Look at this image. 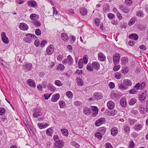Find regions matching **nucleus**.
<instances>
[{
	"mask_svg": "<svg viewBox=\"0 0 148 148\" xmlns=\"http://www.w3.org/2000/svg\"><path fill=\"white\" fill-rule=\"evenodd\" d=\"M120 54L119 53H115L113 57V62L115 64H118L120 61Z\"/></svg>",
	"mask_w": 148,
	"mask_h": 148,
	"instance_id": "f257e3e1",
	"label": "nucleus"
},
{
	"mask_svg": "<svg viewBox=\"0 0 148 148\" xmlns=\"http://www.w3.org/2000/svg\"><path fill=\"white\" fill-rule=\"evenodd\" d=\"M32 34H27L26 35V37L23 39V40L26 43H30L32 41Z\"/></svg>",
	"mask_w": 148,
	"mask_h": 148,
	"instance_id": "f03ea898",
	"label": "nucleus"
},
{
	"mask_svg": "<svg viewBox=\"0 0 148 148\" xmlns=\"http://www.w3.org/2000/svg\"><path fill=\"white\" fill-rule=\"evenodd\" d=\"M54 47L53 45H50L47 47L46 49L47 54L50 55L54 52Z\"/></svg>",
	"mask_w": 148,
	"mask_h": 148,
	"instance_id": "7ed1b4c3",
	"label": "nucleus"
},
{
	"mask_svg": "<svg viewBox=\"0 0 148 148\" xmlns=\"http://www.w3.org/2000/svg\"><path fill=\"white\" fill-rule=\"evenodd\" d=\"M23 66L24 67L23 70H24L25 72H28L31 71L32 68V65L31 63H26L25 65H24Z\"/></svg>",
	"mask_w": 148,
	"mask_h": 148,
	"instance_id": "20e7f679",
	"label": "nucleus"
},
{
	"mask_svg": "<svg viewBox=\"0 0 148 148\" xmlns=\"http://www.w3.org/2000/svg\"><path fill=\"white\" fill-rule=\"evenodd\" d=\"M119 8L124 13H127L129 12L130 9L123 4L120 5Z\"/></svg>",
	"mask_w": 148,
	"mask_h": 148,
	"instance_id": "39448f33",
	"label": "nucleus"
},
{
	"mask_svg": "<svg viewBox=\"0 0 148 148\" xmlns=\"http://www.w3.org/2000/svg\"><path fill=\"white\" fill-rule=\"evenodd\" d=\"M147 96L146 92L142 93L139 95L138 98L140 101L141 103H144L145 101V99Z\"/></svg>",
	"mask_w": 148,
	"mask_h": 148,
	"instance_id": "423d86ee",
	"label": "nucleus"
},
{
	"mask_svg": "<svg viewBox=\"0 0 148 148\" xmlns=\"http://www.w3.org/2000/svg\"><path fill=\"white\" fill-rule=\"evenodd\" d=\"M105 122V119L104 118H101L97 120L95 123V125L97 126H99Z\"/></svg>",
	"mask_w": 148,
	"mask_h": 148,
	"instance_id": "0eeeda50",
	"label": "nucleus"
},
{
	"mask_svg": "<svg viewBox=\"0 0 148 148\" xmlns=\"http://www.w3.org/2000/svg\"><path fill=\"white\" fill-rule=\"evenodd\" d=\"M35 111L33 114V116L35 118H37L41 116V110L39 108H36L35 109Z\"/></svg>",
	"mask_w": 148,
	"mask_h": 148,
	"instance_id": "6e6552de",
	"label": "nucleus"
},
{
	"mask_svg": "<svg viewBox=\"0 0 148 148\" xmlns=\"http://www.w3.org/2000/svg\"><path fill=\"white\" fill-rule=\"evenodd\" d=\"M1 39L4 43L7 44L9 43V40L8 37L6 36L5 33L4 32H3L2 33Z\"/></svg>",
	"mask_w": 148,
	"mask_h": 148,
	"instance_id": "1a4fd4ad",
	"label": "nucleus"
},
{
	"mask_svg": "<svg viewBox=\"0 0 148 148\" xmlns=\"http://www.w3.org/2000/svg\"><path fill=\"white\" fill-rule=\"evenodd\" d=\"M19 28L23 30H27L28 29V27L25 23H22L20 24L19 26Z\"/></svg>",
	"mask_w": 148,
	"mask_h": 148,
	"instance_id": "9d476101",
	"label": "nucleus"
},
{
	"mask_svg": "<svg viewBox=\"0 0 148 148\" xmlns=\"http://www.w3.org/2000/svg\"><path fill=\"white\" fill-rule=\"evenodd\" d=\"M27 3L28 6L30 7L35 8L37 5L36 1L34 0H31L27 1Z\"/></svg>",
	"mask_w": 148,
	"mask_h": 148,
	"instance_id": "9b49d317",
	"label": "nucleus"
},
{
	"mask_svg": "<svg viewBox=\"0 0 148 148\" xmlns=\"http://www.w3.org/2000/svg\"><path fill=\"white\" fill-rule=\"evenodd\" d=\"M64 142L62 140H57L55 141V145L57 148H60L64 146Z\"/></svg>",
	"mask_w": 148,
	"mask_h": 148,
	"instance_id": "f8f14e48",
	"label": "nucleus"
},
{
	"mask_svg": "<svg viewBox=\"0 0 148 148\" xmlns=\"http://www.w3.org/2000/svg\"><path fill=\"white\" fill-rule=\"evenodd\" d=\"M93 97L96 99L98 100L102 98L103 95L101 93L97 92L94 93Z\"/></svg>",
	"mask_w": 148,
	"mask_h": 148,
	"instance_id": "ddd939ff",
	"label": "nucleus"
},
{
	"mask_svg": "<svg viewBox=\"0 0 148 148\" xmlns=\"http://www.w3.org/2000/svg\"><path fill=\"white\" fill-rule=\"evenodd\" d=\"M60 97V94L58 93H56L52 96L51 101L53 102H56L59 99Z\"/></svg>",
	"mask_w": 148,
	"mask_h": 148,
	"instance_id": "4468645a",
	"label": "nucleus"
},
{
	"mask_svg": "<svg viewBox=\"0 0 148 148\" xmlns=\"http://www.w3.org/2000/svg\"><path fill=\"white\" fill-rule=\"evenodd\" d=\"M107 106L110 110H112L115 106L114 103L112 101H109L107 104Z\"/></svg>",
	"mask_w": 148,
	"mask_h": 148,
	"instance_id": "2eb2a0df",
	"label": "nucleus"
},
{
	"mask_svg": "<svg viewBox=\"0 0 148 148\" xmlns=\"http://www.w3.org/2000/svg\"><path fill=\"white\" fill-rule=\"evenodd\" d=\"M27 83L29 86L32 87L34 88L36 87V85L35 82L32 79H28L27 80Z\"/></svg>",
	"mask_w": 148,
	"mask_h": 148,
	"instance_id": "dca6fc26",
	"label": "nucleus"
},
{
	"mask_svg": "<svg viewBox=\"0 0 148 148\" xmlns=\"http://www.w3.org/2000/svg\"><path fill=\"white\" fill-rule=\"evenodd\" d=\"M98 57L99 60L101 61H104L106 59L105 56L101 52H100L99 53Z\"/></svg>",
	"mask_w": 148,
	"mask_h": 148,
	"instance_id": "f3484780",
	"label": "nucleus"
},
{
	"mask_svg": "<svg viewBox=\"0 0 148 148\" xmlns=\"http://www.w3.org/2000/svg\"><path fill=\"white\" fill-rule=\"evenodd\" d=\"M92 65L93 68L97 70L100 69V65L97 62H94L92 63Z\"/></svg>",
	"mask_w": 148,
	"mask_h": 148,
	"instance_id": "a211bd4d",
	"label": "nucleus"
},
{
	"mask_svg": "<svg viewBox=\"0 0 148 148\" xmlns=\"http://www.w3.org/2000/svg\"><path fill=\"white\" fill-rule=\"evenodd\" d=\"M123 130L125 133L127 134H129L130 133V128L128 125H125L123 126Z\"/></svg>",
	"mask_w": 148,
	"mask_h": 148,
	"instance_id": "6ab92c4d",
	"label": "nucleus"
},
{
	"mask_svg": "<svg viewBox=\"0 0 148 148\" xmlns=\"http://www.w3.org/2000/svg\"><path fill=\"white\" fill-rule=\"evenodd\" d=\"M129 38L135 40H137L138 38V35L136 34H132L129 36Z\"/></svg>",
	"mask_w": 148,
	"mask_h": 148,
	"instance_id": "aec40b11",
	"label": "nucleus"
},
{
	"mask_svg": "<svg viewBox=\"0 0 148 148\" xmlns=\"http://www.w3.org/2000/svg\"><path fill=\"white\" fill-rule=\"evenodd\" d=\"M30 18L33 20H36L39 18V16L35 14H32L30 16Z\"/></svg>",
	"mask_w": 148,
	"mask_h": 148,
	"instance_id": "412c9836",
	"label": "nucleus"
},
{
	"mask_svg": "<svg viewBox=\"0 0 148 148\" xmlns=\"http://www.w3.org/2000/svg\"><path fill=\"white\" fill-rule=\"evenodd\" d=\"M37 125L40 129H42L46 128L49 125L47 123H46L45 124L42 123H38Z\"/></svg>",
	"mask_w": 148,
	"mask_h": 148,
	"instance_id": "4be33fe9",
	"label": "nucleus"
},
{
	"mask_svg": "<svg viewBox=\"0 0 148 148\" xmlns=\"http://www.w3.org/2000/svg\"><path fill=\"white\" fill-rule=\"evenodd\" d=\"M80 12L82 15L85 16L87 14V10L85 8H81L80 10Z\"/></svg>",
	"mask_w": 148,
	"mask_h": 148,
	"instance_id": "5701e85b",
	"label": "nucleus"
},
{
	"mask_svg": "<svg viewBox=\"0 0 148 148\" xmlns=\"http://www.w3.org/2000/svg\"><path fill=\"white\" fill-rule=\"evenodd\" d=\"M128 61V58L126 57H123L121 58V62L122 65H125Z\"/></svg>",
	"mask_w": 148,
	"mask_h": 148,
	"instance_id": "b1692460",
	"label": "nucleus"
},
{
	"mask_svg": "<svg viewBox=\"0 0 148 148\" xmlns=\"http://www.w3.org/2000/svg\"><path fill=\"white\" fill-rule=\"evenodd\" d=\"M138 109L140 113L141 114H145V110L144 106L142 105H140L138 106Z\"/></svg>",
	"mask_w": 148,
	"mask_h": 148,
	"instance_id": "393cba45",
	"label": "nucleus"
},
{
	"mask_svg": "<svg viewBox=\"0 0 148 148\" xmlns=\"http://www.w3.org/2000/svg\"><path fill=\"white\" fill-rule=\"evenodd\" d=\"M76 81L78 86H82L83 85V82L82 80L79 77H77Z\"/></svg>",
	"mask_w": 148,
	"mask_h": 148,
	"instance_id": "a878e982",
	"label": "nucleus"
},
{
	"mask_svg": "<svg viewBox=\"0 0 148 148\" xmlns=\"http://www.w3.org/2000/svg\"><path fill=\"white\" fill-rule=\"evenodd\" d=\"M143 127V125L141 124H137L135 125L134 129L137 131H139L141 130Z\"/></svg>",
	"mask_w": 148,
	"mask_h": 148,
	"instance_id": "bb28decb",
	"label": "nucleus"
},
{
	"mask_svg": "<svg viewBox=\"0 0 148 148\" xmlns=\"http://www.w3.org/2000/svg\"><path fill=\"white\" fill-rule=\"evenodd\" d=\"M120 104L123 107H125L126 105V101L125 99L124 98H122L120 101Z\"/></svg>",
	"mask_w": 148,
	"mask_h": 148,
	"instance_id": "cd10ccee",
	"label": "nucleus"
},
{
	"mask_svg": "<svg viewBox=\"0 0 148 148\" xmlns=\"http://www.w3.org/2000/svg\"><path fill=\"white\" fill-rule=\"evenodd\" d=\"M117 133V128L116 127H114L111 130V134L112 136H116Z\"/></svg>",
	"mask_w": 148,
	"mask_h": 148,
	"instance_id": "c85d7f7f",
	"label": "nucleus"
},
{
	"mask_svg": "<svg viewBox=\"0 0 148 148\" xmlns=\"http://www.w3.org/2000/svg\"><path fill=\"white\" fill-rule=\"evenodd\" d=\"M53 133V130L50 128L48 129L46 132V134L49 136H51Z\"/></svg>",
	"mask_w": 148,
	"mask_h": 148,
	"instance_id": "c756f323",
	"label": "nucleus"
},
{
	"mask_svg": "<svg viewBox=\"0 0 148 148\" xmlns=\"http://www.w3.org/2000/svg\"><path fill=\"white\" fill-rule=\"evenodd\" d=\"M61 37L64 41H67L68 40V37L66 34L65 33H63L61 34Z\"/></svg>",
	"mask_w": 148,
	"mask_h": 148,
	"instance_id": "7c9ffc66",
	"label": "nucleus"
},
{
	"mask_svg": "<svg viewBox=\"0 0 148 148\" xmlns=\"http://www.w3.org/2000/svg\"><path fill=\"white\" fill-rule=\"evenodd\" d=\"M118 87L120 89L123 90H126L127 89L128 87L127 86H126L124 84H119L118 85Z\"/></svg>",
	"mask_w": 148,
	"mask_h": 148,
	"instance_id": "2f4dec72",
	"label": "nucleus"
},
{
	"mask_svg": "<svg viewBox=\"0 0 148 148\" xmlns=\"http://www.w3.org/2000/svg\"><path fill=\"white\" fill-rule=\"evenodd\" d=\"M124 84L127 86H131L132 84V82L130 80L126 79L123 80Z\"/></svg>",
	"mask_w": 148,
	"mask_h": 148,
	"instance_id": "473e14b6",
	"label": "nucleus"
},
{
	"mask_svg": "<svg viewBox=\"0 0 148 148\" xmlns=\"http://www.w3.org/2000/svg\"><path fill=\"white\" fill-rule=\"evenodd\" d=\"M47 88L48 89L52 91H54L56 90V88L51 84H49Z\"/></svg>",
	"mask_w": 148,
	"mask_h": 148,
	"instance_id": "72a5a7b5",
	"label": "nucleus"
},
{
	"mask_svg": "<svg viewBox=\"0 0 148 148\" xmlns=\"http://www.w3.org/2000/svg\"><path fill=\"white\" fill-rule=\"evenodd\" d=\"M67 60L68 61V63H69L70 65H71L73 64V60L70 55L68 56Z\"/></svg>",
	"mask_w": 148,
	"mask_h": 148,
	"instance_id": "f704fd0d",
	"label": "nucleus"
},
{
	"mask_svg": "<svg viewBox=\"0 0 148 148\" xmlns=\"http://www.w3.org/2000/svg\"><path fill=\"white\" fill-rule=\"evenodd\" d=\"M84 113L86 115H88L90 113V109L87 107H85L83 110Z\"/></svg>",
	"mask_w": 148,
	"mask_h": 148,
	"instance_id": "c9c22d12",
	"label": "nucleus"
},
{
	"mask_svg": "<svg viewBox=\"0 0 148 148\" xmlns=\"http://www.w3.org/2000/svg\"><path fill=\"white\" fill-rule=\"evenodd\" d=\"M64 69V65L61 64H58L57 66V69L59 71L63 70Z\"/></svg>",
	"mask_w": 148,
	"mask_h": 148,
	"instance_id": "e433bc0d",
	"label": "nucleus"
},
{
	"mask_svg": "<svg viewBox=\"0 0 148 148\" xmlns=\"http://www.w3.org/2000/svg\"><path fill=\"white\" fill-rule=\"evenodd\" d=\"M92 109L94 112L93 114H95V115L97 114L98 113V108L95 106H92L91 107Z\"/></svg>",
	"mask_w": 148,
	"mask_h": 148,
	"instance_id": "4c0bfd02",
	"label": "nucleus"
},
{
	"mask_svg": "<svg viewBox=\"0 0 148 148\" xmlns=\"http://www.w3.org/2000/svg\"><path fill=\"white\" fill-rule=\"evenodd\" d=\"M61 131L62 134L66 136H68V131L66 129H62Z\"/></svg>",
	"mask_w": 148,
	"mask_h": 148,
	"instance_id": "58836bf2",
	"label": "nucleus"
},
{
	"mask_svg": "<svg viewBox=\"0 0 148 148\" xmlns=\"http://www.w3.org/2000/svg\"><path fill=\"white\" fill-rule=\"evenodd\" d=\"M99 130L101 134H104L106 131V128L104 127H101L99 128Z\"/></svg>",
	"mask_w": 148,
	"mask_h": 148,
	"instance_id": "ea45409f",
	"label": "nucleus"
},
{
	"mask_svg": "<svg viewBox=\"0 0 148 148\" xmlns=\"http://www.w3.org/2000/svg\"><path fill=\"white\" fill-rule=\"evenodd\" d=\"M59 105L60 108H64L65 106V103L63 101H61L59 102Z\"/></svg>",
	"mask_w": 148,
	"mask_h": 148,
	"instance_id": "a19ab883",
	"label": "nucleus"
},
{
	"mask_svg": "<svg viewBox=\"0 0 148 148\" xmlns=\"http://www.w3.org/2000/svg\"><path fill=\"white\" fill-rule=\"evenodd\" d=\"M135 22V18H132L131 19L128 23V25L130 26H131L134 24Z\"/></svg>",
	"mask_w": 148,
	"mask_h": 148,
	"instance_id": "79ce46f5",
	"label": "nucleus"
},
{
	"mask_svg": "<svg viewBox=\"0 0 148 148\" xmlns=\"http://www.w3.org/2000/svg\"><path fill=\"white\" fill-rule=\"evenodd\" d=\"M95 137L98 138L100 140L101 139L102 135L101 133L99 132H97L95 134Z\"/></svg>",
	"mask_w": 148,
	"mask_h": 148,
	"instance_id": "37998d69",
	"label": "nucleus"
},
{
	"mask_svg": "<svg viewBox=\"0 0 148 148\" xmlns=\"http://www.w3.org/2000/svg\"><path fill=\"white\" fill-rule=\"evenodd\" d=\"M136 102V100L135 98H132L129 101V104L130 105H133Z\"/></svg>",
	"mask_w": 148,
	"mask_h": 148,
	"instance_id": "c03bdc74",
	"label": "nucleus"
},
{
	"mask_svg": "<svg viewBox=\"0 0 148 148\" xmlns=\"http://www.w3.org/2000/svg\"><path fill=\"white\" fill-rule=\"evenodd\" d=\"M66 95L69 98H72L73 97V94L70 91H67L66 93Z\"/></svg>",
	"mask_w": 148,
	"mask_h": 148,
	"instance_id": "a18cd8bd",
	"label": "nucleus"
},
{
	"mask_svg": "<svg viewBox=\"0 0 148 148\" xmlns=\"http://www.w3.org/2000/svg\"><path fill=\"white\" fill-rule=\"evenodd\" d=\"M83 60L82 58L80 59L79 61L78 68L79 69L82 68L83 66Z\"/></svg>",
	"mask_w": 148,
	"mask_h": 148,
	"instance_id": "49530a36",
	"label": "nucleus"
},
{
	"mask_svg": "<svg viewBox=\"0 0 148 148\" xmlns=\"http://www.w3.org/2000/svg\"><path fill=\"white\" fill-rule=\"evenodd\" d=\"M54 84L55 85L58 86H62L63 84L62 82L59 80H56L55 81Z\"/></svg>",
	"mask_w": 148,
	"mask_h": 148,
	"instance_id": "de8ad7c7",
	"label": "nucleus"
},
{
	"mask_svg": "<svg viewBox=\"0 0 148 148\" xmlns=\"http://www.w3.org/2000/svg\"><path fill=\"white\" fill-rule=\"evenodd\" d=\"M73 103L75 106L77 107L80 106L82 105V103L78 101H75Z\"/></svg>",
	"mask_w": 148,
	"mask_h": 148,
	"instance_id": "09e8293b",
	"label": "nucleus"
},
{
	"mask_svg": "<svg viewBox=\"0 0 148 148\" xmlns=\"http://www.w3.org/2000/svg\"><path fill=\"white\" fill-rule=\"evenodd\" d=\"M71 144L73 146H74L76 148H79L80 147L79 145L75 142L73 141L71 143Z\"/></svg>",
	"mask_w": 148,
	"mask_h": 148,
	"instance_id": "8fccbe9b",
	"label": "nucleus"
},
{
	"mask_svg": "<svg viewBox=\"0 0 148 148\" xmlns=\"http://www.w3.org/2000/svg\"><path fill=\"white\" fill-rule=\"evenodd\" d=\"M115 15L114 14L109 13L108 14V17L110 19H112L115 17Z\"/></svg>",
	"mask_w": 148,
	"mask_h": 148,
	"instance_id": "3c124183",
	"label": "nucleus"
},
{
	"mask_svg": "<svg viewBox=\"0 0 148 148\" xmlns=\"http://www.w3.org/2000/svg\"><path fill=\"white\" fill-rule=\"evenodd\" d=\"M87 69L90 71H93V68L91 67V65L90 64H88L86 66Z\"/></svg>",
	"mask_w": 148,
	"mask_h": 148,
	"instance_id": "603ef678",
	"label": "nucleus"
},
{
	"mask_svg": "<svg viewBox=\"0 0 148 148\" xmlns=\"http://www.w3.org/2000/svg\"><path fill=\"white\" fill-rule=\"evenodd\" d=\"M33 24L36 26L39 27L41 25V23L38 21H34Z\"/></svg>",
	"mask_w": 148,
	"mask_h": 148,
	"instance_id": "864d4df0",
	"label": "nucleus"
},
{
	"mask_svg": "<svg viewBox=\"0 0 148 148\" xmlns=\"http://www.w3.org/2000/svg\"><path fill=\"white\" fill-rule=\"evenodd\" d=\"M136 16H140L141 17L143 16L144 14L141 11H138L137 12Z\"/></svg>",
	"mask_w": 148,
	"mask_h": 148,
	"instance_id": "5fc2aeb1",
	"label": "nucleus"
},
{
	"mask_svg": "<svg viewBox=\"0 0 148 148\" xmlns=\"http://www.w3.org/2000/svg\"><path fill=\"white\" fill-rule=\"evenodd\" d=\"M128 121L130 124L131 125L134 124L136 121L135 119H128Z\"/></svg>",
	"mask_w": 148,
	"mask_h": 148,
	"instance_id": "6e6d98bb",
	"label": "nucleus"
},
{
	"mask_svg": "<svg viewBox=\"0 0 148 148\" xmlns=\"http://www.w3.org/2000/svg\"><path fill=\"white\" fill-rule=\"evenodd\" d=\"M132 3V1L131 0H126L125 1V3L127 5H130Z\"/></svg>",
	"mask_w": 148,
	"mask_h": 148,
	"instance_id": "4d7b16f0",
	"label": "nucleus"
},
{
	"mask_svg": "<svg viewBox=\"0 0 148 148\" xmlns=\"http://www.w3.org/2000/svg\"><path fill=\"white\" fill-rule=\"evenodd\" d=\"M134 146V143L132 141H131L129 142V148H133Z\"/></svg>",
	"mask_w": 148,
	"mask_h": 148,
	"instance_id": "13d9d810",
	"label": "nucleus"
},
{
	"mask_svg": "<svg viewBox=\"0 0 148 148\" xmlns=\"http://www.w3.org/2000/svg\"><path fill=\"white\" fill-rule=\"evenodd\" d=\"M137 90H135V89H132L130 90L129 92L131 94H135L137 92Z\"/></svg>",
	"mask_w": 148,
	"mask_h": 148,
	"instance_id": "bf43d9fd",
	"label": "nucleus"
},
{
	"mask_svg": "<svg viewBox=\"0 0 148 148\" xmlns=\"http://www.w3.org/2000/svg\"><path fill=\"white\" fill-rule=\"evenodd\" d=\"M35 33L37 36H40L41 34V31L39 29H37L36 30Z\"/></svg>",
	"mask_w": 148,
	"mask_h": 148,
	"instance_id": "052dcab7",
	"label": "nucleus"
},
{
	"mask_svg": "<svg viewBox=\"0 0 148 148\" xmlns=\"http://www.w3.org/2000/svg\"><path fill=\"white\" fill-rule=\"evenodd\" d=\"M116 16L117 17V18L121 20L122 19V16L121 14L119 13V12H117V13H116Z\"/></svg>",
	"mask_w": 148,
	"mask_h": 148,
	"instance_id": "680f3d73",
	"label": "nucleus"
},
{
	"mask_svg": "<svg viewBox=\"0 0 148 148\" xmlns=\"http://www.w3.org/2000/svg\"><path fill=\"white\" fill-rule=\"evenodd\" d=\"M128 72V69L127 68L125 67L122 70V73H127Z\"/></svg>",
	"mask_w": 148,
	"mask_h": 148,
	"instance_id": "e2e57ef3",
	"label": "nucleus"
},
{
	"mask_svg": "<svg viewBox=\"0 0 148 148\" xmlns=\"http://www.w3.org/2000/svg\"><path fill=\"white\" fill-rule=\"evenodd\" d=\"M140 90L143 89L145 86V82H143L141 84H140Z\"/></svg>",
	"mask_w": 148,
	"mask_h": 148,
	"instance_id": "0e129e2a",
	"label": "nucleus"
},
{
	"mask_svg": "<svg viewBox=\"0 0 148 148\" xmlns=\"http://www.w3.org/2000/svg\"><path fill=\"white\" fill-rule=\"evenodd\" d=\"M52 94H50L49 95H48V94L46 93L44 94V97H45V99H48L50 97L51 95Z\"/></svg>",
	"mask_w": 148,
	"mask_h": 148,
	"instance_id": "69168bd1",
	"label": "nucleus"
},
{
	"mask_svg": "<svg viewBox=\"0 0 148 148\" xmlns=\"http://www.w3.org/2000/svg\"><path fill=\"white\" fill-rule=\"evenodd\" d=\"M106 148H113L112 146L111 145L110 143H106L105 144Z\"/></svg>",
	"mask_w": 148,
	"mask_h": 148,
	"instance_id": "338daca9",
	"label": "nucleus"
},
{
	"mask_svg": "<svg viewBox=\"0 0 148 148\" xmlns=\"http://www.w3.org/2000/svg\"><path fill=\"white\" fill-rule=\"evenodd\" d=\"M120 68V66L119 65H117L114 66L113 68V70L115 71H118Z\"/></svg>",
	"mask_w": 148,
	"mask_h": 148,
	"instance_id": "774afa93",
	"label": "nucleus"
}]
</instances>
